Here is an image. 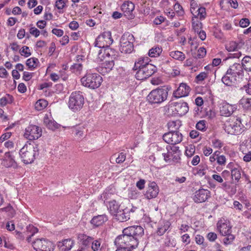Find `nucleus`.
Segmentation results:
<instances>
[{"instance_id": "obj_1", "label": "nucleus", "mask_w": 251, "mask_h": 251, "mask_svg": "<svg viewBox=\"0 0 251 251\" xmlns=\"http://www.w3.org/2000/svg\"><path fill=\"white\" fill-rule=\"evenodd\" d=\"M169 91L167 86L159 87L150 92L147 97V100L151 105L161 104L167 100Z\"/></svg>"}, {"instance_id": "obj_2", "label": "nucleus", "mask_w": 251, "mask_h": 251, "mask_svg": "<svg viewBox=\"0 0 251 251\" xmlns=\"http://www.w3.org/2000/svg\"><path fill=\"white\" fill-rule=\"evenodd\" d=\"M113 40L111 36V33L109 31H104L96 38L94 43L95 47L99 48H105L104 50L103 54L106 56H113L111 53L113 52L111 49L109 47L112 44Z\"/></svg>"}, {"instance_id": "obj_3", "label": "nucleus", "mask_w": 251, "mask_h": 251, "mask_svg": "<svg viewBox=\"0 0 251 251\" xmlns=\"http://www.w3.org/2000/svg\"><path fill=\"white\" fill-rule=\"evenodd\" d=\"M37 151L36 146L27 143L20 150L19 155L25 164H30L34 161Z\"/></svg>"}, {"instance_id": "obj_4", "label": "nucleus", "mask_w": 251, "mask_h": 251, "mask_svg": "<svg viewBox=\"0 0 251 251\" xmlns=\"http://www.w3.org/2000/svg\"><path fill=\"white\" fill-rule=\"evenodd\" d=\"M82 84L90 89H95L99 88L102 82V78L98 74L87 73L81 79Z\"/></svg>"}, {"instance_id": "obj_5", "label": "nucleus", "mask_w": 251, "mask_h": 251, "mask_svg": "<svg viewBox=\"0 0 251 251\" xmlns=\"http://www.w3.org/2000/svg\"><path fill=\"white\" fill-rule=\"evenodd\" d=\"M115 243L117 246L125 247L131 250L137 247L139 241L137 237H134L127 233H123V234L116 238Z\"/></svg>"}, {"instance_id": "obj_6", "label": "nucleus", "mask_w": 251, "mask_h": 251, "mask_svg": "<svg viewBox=\"0 0 251 251\" xmlns=\"http://www.w3.org/2000/svg\"><path fill=\"white\" fill-rule=\"evenodd\" d=\"M84 103V99L82 93L80 91L73 92L69 98V107L74 111L81 109Z\"/></svg>"}, {"instance_id": "obj_7", "label": "nucleus", "mask_w": 251, "mask_h": 251, "mask_svg": "<svg viewBox=\"0 0 251 251\" xmlns=\"http://www.w3.org/2000/svg\"><path fill=\"white\" fill-rule=\"evenodd\" d=\"M133 35L129 33L124 34L120 39V50L122 53H130L133 50Z\"/></svg>"}, {"instance_id": "obj_8", "label": "nucleus", "mask_w": 251, "mask_h": 251, "mask_svg": "<svg viewBox=\"0 0 251 251\" xmlns=\"http://www.w3.org/2000/svg\"><path fill=\"white\" fill-rule=\"evenodd\" d=\"M167 153H163L164 160L166 162L171 163L172 161L178 162L180 159V151L179 147L176 146H167Z\"/></svg>"}, {"instance_id": "obj_9", "label": "nucleus", "mask_w": 251, "mask_h": 251, "mask_svg": "<svg viewBox=\"0 0 251 251\" xmlns=\"http://www.w3.org/2000/svg\"><path fill=\"white\" fill-rule=\"evenodd\" d=\"M243 126L241 119L238 118H236V121L232 120L226 122L225 124V130L228 134H239L242 133Z\"/></svg>"}, {"instance_id": "obj_10", "label": "nucleus", "mask_w": 251, "mask_h": 251, "mask_svg": "<svg viewBox=\"0 0 251 251\" xmlns=\"http://www.w3.org/2000/svg\"><path fill=\"white\" fill-rule=\"evenodd\" d=\"M33 248L37 251H53L55 246L48 239H37L32 243Z\"/></svg>"}, {"instance_id": "obj_11", "label": "nucleus", "mask_w": 251, "mask_h": 251, "mask_svg": "<svg viewBox=\"0 0 251 251\" xmlns=\"http://www.w3.org/2000/svg\"><path fill=\"white\" fill-rule=\"evenodd\" d=\"M135 74V77L138 80H144L151 76L156 71V67L152 64L138 69Z\"/></svg>"}, {"instance_id": "obj_12", "label": "nucleus", "mask_w": 251, "mask_h": 251, "mask_svg": "<svg viewBox=\"0 0 251 251\" xmlns=\"http://www.w3.org/2000/svg\"><path fill=\"white\" fill-rule=\"evenodd\" d=\"M42 133L41 128L34 125H29L25 129L24 137L29 140H34L41 137Z\"/></svg>"}, {"instance_id": "obj_13", "label": "nucleus", "mask_w": 251, "mask_h": 251, "mask_svg": "<svg viewBox=\"0 0 251 251\" xmlns=\"http://www.w3.org/2000/svg\"><path fill=\"white\" fill-rule=\"evenodd\" d=\"M163 139L168 144L175 145L182 141L183 135L179 131L168 132L163 135Z\"/></svg>"}, {"instance_id": "obj_14", "label": "nucleus", "mask_w": 251, "mask_h": 251, "mask_svg": "<svg viewBox=\"0 0 251 251\" xmlns=\"http://www.w3.org/2000/svg\"><path fill=\"white\" fill-rule=\"evenodd\" d=\"M171 105L173 110L179 116L184 115L189 110L187 103L184 101L174 102Z\"/></svg>"}, {"instance_id": "obj_15", "label": "nucleus", "mask_w": 251, "mask_h": 251, "mask_svg": "<svg viewBox=\"0 0 251 251\" xmlns=\"http://www.w3.org/2000/svg\"><path fill=\"white\" fill-rule=\"evenodd\" d=\"M123 233H127L134 237H137L138 241L139 238L144 234V229L140 226H133L126 227L123 230Z\"/></svg>"}, {"instance_id": "obj_16", "label": "nucleus", "mask_w": 251, "mask_h": 251, "mask_svg": "<svg viewBox=\"0 0 251 251\" xmlns=\"http://www.w3.org/2000/svg\"><path fill=\"white\" fill-rule=\"evenodd\" d=\"M135 6L133 3L130 1L124 2L121 6V9L125 17L128 19H132L134 17L133 12Z\"/></svg>"}, {"instance_id": "obj_17", "label": "nucleus", "mask_w": 251, "mask_h": 251, "mask_svg": "<svg viewBox=\"0 0 251 251\" xmlns=\"http://www.w3.org/2000/svg\"><path fill=\"white\" fill-rule=\"evenodd\" d=\"M243 65L239 63H234L227 70V74L236 76L240 81L243 78L244 76Z\"/></svg>"}, {"instance_id": "obj_18", "label": "nucleus", "mask_w": 251, "mask_h": 251, "mask_svg": "<svg viewBox=\"0 0 251 251\" xmlns=\"http://www.w3.org/2000/svg\"><path fill=\"white\" fill-rule=\"evenodd\" d=\"M109 194L107 193H104L101 196V198H103L104 202L107 205L108 209L109 210L110 212L113 215H116L119 212V205L117 201L115 200L107 201L106 200L109 197Z\"/></svg>"}, {"instance_id": "obj_19", "label": "nucleus", "mask_w": 251, "mask_h": 251, "mask_svg": "<svg viewBox=\"0 0 251 251\" xmlns=\"http://www.w3.org/2000/svg\"><path fill=\"white\" fill-rule=\"evenodd\" d=\"M159 190L157 184L154 182H151L148 186L145 196L148 200L156 198L159 193Z\"/></svg>"}, {"instance_id": "obj_20", "label": "nucleus", "mask_w": 251, "mask_h": 251, "mask_svg": "<svg viewBox=\"0 0 251 251\" xmlns=\"http://www.w3.org/2000/svg\"><path fill=\"white\" fill-rule=\"evenodd\" d=\"M190 87L185 83H181L176 90L174 91L173 96L180 98L187 96L190 92Z\"/></svg>"}, {"instance_id": "obj_21", "label": "nucleus", "mask_w": 251, "mask_h": 251, "mask_svg": "<svg viewBox=\"0 0 251 251\" xmlns=\"http://www.w3.org/2000/svg\"><path fill=\"white\" fill-rule=\"evenodd\" d=\"M209 197V191L207 189H201L195 192L193 199L195 202L200 203L206 201Z\"/></svg>"}, {"instance_id": "obj_22", "label": "nucleus", "mask_w": 251, "mask_h": 251, "mask_svg": "<svg viewBox=\"0 0 251 251\" xmlns=\"http://www.w3.org/2000/svg\"><path fill=\"white\" fill-rule=\"evenodd\" d=\"M217 228L222 235H227L231 232V226L228 221L225 219H220L217 223Z\"/></svg>"}, {"instance_id": "obj_23", "label": "nucleus", "mask_w": 251, "mask_h": 251, "mask_svg": "<svg viewBox=\"0 0 251 251\" xmlns=\"http://www.w3.org/2000/svg\"><path fill=\"white\" fill-rule=\"evenodd\" d=\"M1 165L6 168H16L17 167V163L9 152L5 153L4 158L1 162Z\"/></svg>"}, {"instance_id": "obj_24", "label": "nucleus", "mask_w": 251, "mask_h": 251, "mask_svg": "<svg viewBox=\"0 0 251 251\" xmlns=\"http://www.w3.org/2000/svg\"><path fill=\"white\" fill-rule=\"evenodd\" d=\"M114 66V62L113 60H105L100 67L98 68V71L102 75L109 73L112 70Z\"/></svg>"}, {"instance_id": "obj_25", "label": "nucleus", "mask_w": 251, "mask_h": 251, "mask_svg": "<svg viewBox=\"0 0 251 251\" xmlns=\"http://www.w3.org/2000/svg\"><path fill=\"white\" fill-rule=\"evenodd\" d=\"M44 124L47 128L52 130H55L60 126V125L52 119L51 115L48 114H46L44 117Z\"/></svg>"}, {"instance_id": "obj_26", "label": "nucleus", "mask_w": 251, "mask_h": 251, "mask_svg": "<svg viewBox=\"0 0 251 251\" xmlns=\"http://www.w3.org/2000/svg\"><path fill=\"white\" fill-rule=\"evenodd\" d=\"M234 110V106L227 103H224L220 107V112L222 116L228 117L232 114Z\"/></svg>"}, {"instance_id": "obj_27", "label": "nucleus", "mask_w": 251, "mask_h": 251, "mask_svg": "<svg viewBox=\"0 0 251 251\" xmlns=\"http://www.w3.org/2000/svg\"><path fill=\"white\" fill-rule=\"evenodd\" d=\"M170 225V223L168 221H160L156 231L157 234L159 236L163 235L165 233V232L169 229Z\"/></svg>"}, {"instance_id": "obj_28", "label": "nucleus", "mask_w": 251, "mask_h": 251, "mask_svg": "<svg viewBox=\"0 0 251 251\" xmlns=\"http://www.w3.org/2000/svg\"><path fill=\"white\" fill-rule=\"evenodd\" d=\"M192 14L193 15V18H197L200 20H204L207 16L205 8L204 7H199L197 9L192 10Z\"/></svg>"}, {"instance_id": "obj_29", "label": "nucleus", "mask_w": 251, "mask_h": 251, "mask_svg": "<svg viewBox=\"0 0 251 251\" xmlns=\"http://www.w3.org/2000/svg\"><path fill=\"white\" fill-rule=\"evenodd\" d=\"M222 82L227 86H231L237 82L240 81L236 76L227 74V71L226 75L222 78Z\"/></svg>"}, {"instance_id": "obj_30", "label": "nucleus", "mask_w": 251, "mask_h": 251, "mask_svg": "<svg viewBox=\"0 0 251 251\" xmlns=\"http://www.w3.org/2000/svg\"><path fill=\"white\" fill-rule=\"evenodd\" d=\"M107 221V218L105 215H100L94 216L91 220V224L96 227L102 225Z\"/></svg>"}, {"instance_id": "obj_31", "label": "nucleus", "mask_w": 251, "mask_h": 251, "mask_svg": "<svg viewBox=\"0 0 251 251\" xmlns=\"http://www.w3.org/2000/svg\"><path fill=\"white\" fill-rule=\"evenodd\" d=\"M150 61V59L148 57H140L135 62L133 69L137 70L138 69L147 66V64H151L149 63Z\"/></svg>"}, {"instance_id": "obj_32", "label": "nucleus", "mask_w": 251, "mask_h": 251, "mask_svg": "<svg viewBox=\"0 0 251 251\" xmlns=\"http://www.w3.org/2000/svg\"><path fill=\"white\" fill-rule=\"evenodd\" d=\"M73 246V243L71 239H65L62 242H59L58 247L62 249L63 251H69Z\"/></svg>"}, {"instance_id": "obj_33", "label": "nucleus", "mask_w": 251, "mask_h": 251, "mask_svg": "<svg viewBox=\"0 0 251 251\" xmlns=\"http://www.w3.org/2000/svg\"><path fill=\"white\" fill-rule=\"evenodd\" d=\"M78 239L80 240L82 245L85 247L88 246L92 241L93 240V238L86 234L79 233L77 235Z\"/></svg>"}, {"instance_id": "obj_34", "label": "nucleus", "mask_w": 251, "mask_h": 251, "mask_svg": "<svg viewBox=\"0 0 251 251\" xmlns=\"http://www.w3.org/2000/svg\"><path fill=\"white\" fill-rule=\"evenodd\" d=\"M168 127L170 130L169 132L178 131L181 126V122L179 120L171 121L168 123Z\"/></svg>"}, {"instance_id": "obj_35", "label": "nucleus", "mask_w": 251, "mask_h": 251, "mask_svg": "<svg viewBox=\"0 0 251 251\" xmlns=\"http://www.w3.org/2000/svg\"><path fill=\"white\" fill-rule=\"evenodd\" d=\"M129 210L125 209L123 211H119L118 213L116 214L117 219L120 222L126 221L129 219V214L128 213Z\"/></svg>"}, {"instance_id": "obj_36", "label": "nucleus", "mask_w": 251, "mask_h": 251, "mask_svg": "<svg viewBox=\"0 0 251 251\" xmlns=\"http://www.w3.org/2000/svg\"><path fill=\"white\" fill-rule=\"evenodd\" d=\"M243 69L248 72H251V56H246L242 60Z\"/></svg>"}, {"instance_id": "obj_37", "label": "nucleus", "mask_w": 251, "mask_h": 251, "mask_svg": "<svg viewBox=\"0 0 251 251\" xmlns=\"http://www.w3.org/2000/svg\"><path fill=\"white\" fill-rule=\"evenodd\" d=\"M39 62L37 58L32 57L28 59L26 61V65L30 70H33L38 65Z\"/></svg>"}, {"instance_id": "obj_38", "label": "nucleus", "mask_w": 251, "mask_h": 251, "mask_svg": "<svg viewBox=\"0 0 251 251\" xmlns=\"http://www.w3.org/2000/svg\"><path fill=\"white\" fill-rule=\"evenodd\" d=\"M170 55L174 59L181 61L185 58V55L182 52L178 50L171 51Z\"/></svg>"}, {"instance_id": "obj_39", "label": "nucleus", "mask_w": 251, "mask_h": 251, "mask_svg": "<svg viewBox=\"0 0 251 251\" xmlns=\"http://www.w3.org/2000/svg\"><path fill=\"white\" fill-rule=\"evenodd\" d=\"M192 27L195 32H199V31L201 30L202 23L197 18H192Z\"/></svg>"}, {"instance_id": "obj_40", "label": "nucleus", "mask_w": 251, "mask_h": 251, "mask_svg": "<svg viewBox=\"0 0 251 251\" xmlns=\"http://www.w3.org/2000/svg\"><path fill=\"white\" fill-rule=\"evenodd\" d=\"M162 51L161 48L155 47L149 50L148 54L151 57H155L158 56L162 52Z\"/></svg>"}, {"instance_id": "obj_41", "label": "nucleus", "mask_w": 251, "mask_h": 251, "mask_svg": "<svg viewBox=\"0 0 251 251\" xmlns=\"http://www.w3.org/2000/svg\"><path fill=\"white\" fill-rule=\"evenodd\" d=\"M48 105V101L43 99L38 100L35 104V108L38 111L44 109Z\"/></svg>"}, {"instance_id": "obj_42", "label": "nucleus", "mask_w": 251, "mask_h": 251, "mask_svg": "<svg viewBox=\"0 0 251 251\" xmlns=\"http://www.w3.org/2000/svg\"><path fill=\"white\" fill-rule=\"evenodd\" d=\"M225 237L223 239V243L227 246L232 244L235 239V236L231 234V232L228 233L227 235H223Z\"/></svg>"}, {"instance_id": "obj_43", "label": "nucleus", "mask_w": 251, "mask_h": 251, "mask_svg": "<svg viewBox=\"0 0 251 251\" xmlns=\"http://www.w3.org/2000/svg\"><path fill=\"white\" fill-rule=\"evenodd\" d=\"M250 140H245L240 144V150L243 153L250 151L251 146H249Z\"/></svg>"}, {"instance_id": "obj_44", "label": "nucleus", "mask_w": 251, "mask_h": 251, "mask_svg": "<svg viewBox=\"0 0 251 251\" xmlns=\"http://www.w3.org/2000/svg\"><path fill=\"white\" fill-rule=\"evenodd\" d=\"M231 175L233 179H235L237 182H238L241 178V173L239 168L238 167H234L233 169H232Z\"/></svg>"}, {"instance_id": "obj_45", "label": "nucleus", "mask_w": 251, "mask_h": 251, "mask_svg": "<svg viewBox=\"0 0 251 251\" xmlns=\"http://www.w3.org/2000/svg\"><path fill=\"white\" fill-rule=\"evenodd\" d=\"M73 73L79 74L82 70V65L80 63H75L70 68Z\"/></svg>"}, {"instance_id": "obj_46", "label": "nucleus", "mask_w": 251, "mask_h": 251, "mask_svg": "<svg viewBox=\"0 0 251 251\" xmlns=\"http://www.w3.org/2000/svg\"><path fill=\"white\" fill-rule=\"evenodd\" d=\"M238 44L234 41H231L226 45V48L228 51H235Z\"/></svg>"}, {"instance_id": "obj_47", "label": "nucleus", "mask_w": 251, "mask_h": 251, "mask_svg": "<svg viewBox=\"0 0 251 251\" xmlns=\"http://www.w3.org/2000/svg\"><path fill=\"white\" fill-rule=\"evenodd\" d=\"M174 9L178 16H181L184 15V11L183 9V8L178 2L176 3V4L174 5Z\"/></svg>"}, {"instance_id": "obj_48", "label": "nucleus", "mask_w": 251, "mask_h": 251, "mask_svg": "<svg viewBox=\"0 0 251 251\" xmlns=\"http://www.w3.org/2000/svg\"><path fill=\"white\" fill-rule=\"evenodd\" d=\"M196 127L199 130L205 131L206 130V121L203 120L200 121L196 124Z\"/></svg>"}, {"instance_id": "obj_49", "label": "nucleus", "mask_w": 251, "mask_h": 251, "mask_svg": "<svg viewBox=\"0 0 251 251\" xmlns=\"http://www.w3.org/2000/svg\"><path fill=\"white\" fill-rule=\"evenodd\" d=\"M161 245L163 247H173L174 245L170 237L166 236L161 241Z\"/></svg>"}, {"instance_id": "obj_50", "label": "nucleus", "mask_w": 251, "mask_h": 251, "mask_svg": "<svg viewBox=\"0 0 251 251\" xmlns=\"http://www.w3.org/2000/svg\"><path fill=\"white\" fill-rule=\"evenodd\" d=\"M195 151V148L192 145L186 147L185 154L188 157H191Z\"/></svg>"}, {"instance_id": "obj_51", "label": "nucleus", "mask_w": 251, "mask_h": 251, "mask_svg": "<svg viewBox=\"0 0 251 251\" xmlns=\"http://www.w3.org/2000/svg\"><path fill=\"white\" fill-rule=\"evenodd\" d=\"M20 52L22 55H24L26 57L29 56L31 54L29 47L27 46H24L20 50Z\"/></svg>"}, {"instance_id": "obj_52", "label": "nucleus", "mask_w": 251, "mask_h": 251, "mask_svg": "<svg viewBox=\"0 0 251 251\" xmlns=\"http://www.w3.org/2000/svg\"><path fill=\"white\" fill-rule=\"evenodd\" d=\"M241 101L244 108L249 109L251 107V99H243Z\"/></svg>"}, {"instance_id": "obj_53", "label": "nucleus", "mask_w": 251, "mask_h": 251, "mask_svg": "<svg viewBox=\"0 0 251 251\" xmlns=\"http://www.w3.org/2000/svg\"><path fill=\"white\" fill-rule=\"evenodd\" d=\"M38 231V228L32 225H29L26 227V232L28 233H30L31 236H33Z\"/></svg>"}, {"instance_id": "obj_54", "label": "nucleus", "mask_w": 251, "mask_h": 251, "mask_svg": "<svg viewBox=\"0 0 251 251\" xmlns=\"http://www.w3.org/2000/svg\"><path fill=\"white\" fill-rule=\"evenodd\" d=\"M206 50L203 47H201L198 50V53L196 57L197 58H202L206 55Z\"/></svg>"}, {"instance_id": "obj_55", "label": "nucleus", "mask_w": 251, "mask_h": 251, "mask_svg": "<svg viewBox=\"0 0 251 251\" xmlns=\"http://www.w3.org/2000/svg\"><path fill=\"white\" fill-rule=\"evenodd\" d=\"M84 128L81 127H75L73 129V133L79 137H81L83 135Z\"/></svg>"}, {"instance_id": "obj_56", "label": "nucleus", "mask_w": 251, "mask_h": 251, "mask_svg": "<svg viewBox=\"0 0 251 251\" xmlns=\"http://www.w3.org/2000/svg\"><path fill=\"white\" fill-rule=\"evenodd\" d=\"M217 162L220 165H225L226 162V158L225 156L221 155L220 156L216 157Z\"/></svg>"}, {"instance_id": "obj_57", "label": "nucleus", "mask_w": 251, "mask_h": 251, "mask_svg": "<svg viewBox=\"0 0 251 251\" xmlns=\"http://www.w3.org/2000/svg\"><path fill=\"white\" fill-rule=\"evenodd\" d=\"M249 24L250 21L248 18H243L239 22L240 26L242 27H246L249 25Z\"/></svg>"}, {"instance_id": "obj_58", "label": "nucleus", "mask_w": 251, "mask_h": 251, "mask_svg": "<svg viewBox=\"0 0 251 251\" xmlns=\"http://www.w3.org/2000/svg\"><path fill=\"white\" fill-rule=\"evenodd\" d=\"M146 181L143 179H140L136 182V187L140 190H143L145 188Z\"/></svg>"}, {"instance_id": "obj_59", "label": "nucleus", "mask_w": 251, "mask_h": 251, "mask_svg": "<svg viewBox=\"0 0 251 251\" xmlns=\"http://www.w3.org/2000/svg\"><path fill=\"white\" fill-rule=\"evenodd\" d=\"M126 159V154L124 152L120 153L116 159L117 163H122Z\"/></svg>"}, {"instance_id": "obj_60", "label": "nucleus", "mask_w": 251, "mask_h": 251, "mask_svg": "<svg viewBox=\"0 0 251 251\" xmlns=\"http://www.w3.org/2000/svg\"><path fill=\"white\" fill-rule=\"evenodd\" d=\"M55 6L58 9L61 10L64 8L65 3L63 0H56Z\"/></svg>"}, {"instance_id": "obj_61", "label": "nucleus", "mask_w": 251, "mask_h": 251, "mask_svg": "<svg viewBox=\"0 0 251 251\" xmlns=\"http://www.w3.org/2000/svg\"><path fill=\"white\" fill-rule=\"evenodd\" d=\"M29 32L31 35L34 36L35 37H38L40 33V31L35 27L30 28Z\"/></svg>"}, {"instance_id": "obj_62", "label": "nucleus", "mask_w": 251, "mask_h": 251, "mask_svg": "<svg viewBox=\"0 0 251 251\" xmlns=\"http://www.w3.org/2000/svg\"><path fill=\"white\" fill-rule=\"evenodd\" d=\"M165 20V18L163 16H157L154 19L153 21V23L156 25H159L162 23L163 22H164Z\"/></svg>"}, {"instance_id": "obj_63", "label": "nucleus", "mask_w": 251, "mask_h": 251, "mask_svg": "<svg viewBox=\"0 0 251 251\" xmlns=\"http://www.w3.org/2000/svg\"><path fill=\"white\" fill-rule=\"evenodd\" d=\"M100 243L99 240H95L92 243V249L94 251H97L99 250Z\"/></svg>"}, {"instance_id": "obj_64", "label": "nucleus", "mask_w": 251, "mask_h": 251, "mask_svg": "<svg viewBox=\"0 0 251 251\" xmlns=\"http://www.w3.org/2000/svg\"><path fill=\"white\" fill-rule=\"evenodd\" d=\"M244 89L247 93L251 95V79L249 80L247 85L244 86Z\"/></svg>"}]
</instances>
